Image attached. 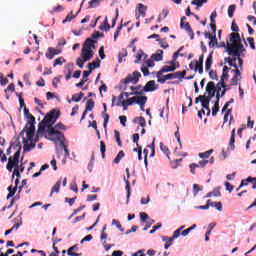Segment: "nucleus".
<instances>
[{
	"mask_svg": "<svg viewBox=\"0 0 256 256\" xmlns=\"http://www.w3.org/2000/svg\"><path fill=\"white\" fill-rule=\"evenodd\" d=\"M58 118L59 111L52 110L50 113H48L38 127L37 136L40 137V135L45 133L46 139L54 141V143L59 142L64 151V157H69V149H67V145H65V135L59 131H65V125L59 123L53 127Z\"/></svg>",
	"mask_w": 256,
	"mask_h": 256,
	"instance_id": "1",
	"label": "nucleus"
},
{
	"mask_svg": "<svg viewBox=\"0 0 256 256\" xmlns=\"http://www.w3.org/2000/svg\"><path fill=\"white\" fill-rule=\"evenodd\" d=\"M230 41V42H229ZM229 41H227V44L222 43L218 47H226L227 53L231 56L228 58H225V63H228L230 67H234V73L235 75L231 79L232 85H239V81H241V70L243 67V59H241V53L245 51V46L241 43V36L239 33L232 32L229 35ZM237 62L239 67L237 66Z\"/></svg>",
	"mask_w": 256,
	"mask_h": 256,
	"instance_id": "2",
	"label": "nucleus"
},
{
	"mask_svg": "<svg viewBox=\"0 0 256 256\" xmlns=\"http://www.w3.org/2000/svg\"><path fill=\"white\" fill-rule=\"evenodd\" d=\"M24 117H26L27 123L20 133V137H22L23 149L27 153L34 149L35 143H37L35 139V116H32L27 107H24Z\"/></svg>",
	"mask_w": 256,
	"mask_h": 256,
	"instance_id": "3",
	"label": "nucleus"
},
{
	"mask_svg": "<svg viewBox=\"0 0 256 256\" xmlns=\"http://www.w3.org/2000/svg\"><path fill=\"white\" fill-rule=\"evenodd\" d=\"M93 49H95V43L93 42V39H86L85 43L83 44L80 57L76 60V65H78L80 69H83L87 61H91V59H93Z\"/></svg>",
	"mask_w": 256,
	"mask_h": 256,
	"instance_id": "4",
	"label": "nucleus"
},
{
	"mask_svg": "<svg viewBox=\"0 0 256 256\" xmlns=\"http://www.w3.org/2000/svg\"><path fill=\"white\" fill-rule=\"evenodd\" d=\"M20 155H21V151L19 150L16 151L15 154L8 159V164H7L8 171L11 172L14 169L12 178L15 179V177H17L15 179L16 187L19 185V177H21V173L25 171V166H23V164L19 165Z\"/></svg>",
	"mask_w": 256,
	"mask_h": 256,
	"instance_id": "5",
	"label": "nucleus"
},
{
	"mask_svg": "<svg viewBox=\"0 0 256 256\" xmlns=\"http://www.w3.org/2000/svg\"><path fill=\"white\" fill-rule=\"evenodd\" d=\"M169 65H166L164 67H162V69L160 71H158L156 77H162L163 76V73H169L171 71H175V69H177V66L176 65V62L175 61H171L169 62Z\"/></svg>",
	"mask_w": 256,
	"mask_h": 256,
	"instance_id": "6",
	"label": "nucleus"
},
{
	"mask_svg": "<svg viewBox=\"0 0 256 256\" xmlns=\"http://www.w3.org/2000/svg\"><path fill=\"white\" fill-rule=\"evenodd\" d=\"M200 101L203 109L207 111V115H211V110L209 109V103L211 102V98L209 96H200Z\"/></svg>",
	"mask_w": 256,
	"mask_h": 256,
	"instance_id": "7",
	"label": "nucleus"
},
{
	"mask_svg": "<svg viewBox=\"0 0 256 256\" xmlns=\"http://www.w3.org/2000/svg\"><path fill=\"white\" fill-rule=\"evenodd\" d=\"M139 77H141V73L139 72H134L133 74L128 75V77L124 80L125 85L127 83H137L139 81Z\"/></svg>",
	"mask_w": 256,
	"mask_h": 256,
	"instance_id": "8",
	"label": "nucleus"
},
{
	"mask_svg": "<svg viewBox=\"0 0 256 256\" xmlns=\"http://www.w3.org/2000/svg\"><path fill=\"white\" fill-rule=\"evenodd\" d=\"M174 135L179 145V147H176V149L174 150V153H176L177 155H182L183 157H187V153L181 154V152L179 151V149H183V145L181 144V134L179 133V130H177Z\"/></svg>",
	"mask_w": 256,
	"mask_h": 256,
	"instance_id": "9",
	"label": "nucleus"
},
{
	"mask_svg": "<svg viewBox=\"0 0 256 256\" xmlns=\"http://www.w3.org/2000/svg\"><path fill=\"white\" fill-rule=\"evenodd\" d=\"M60 53L61 49L50 47L46 52V58L51 60L53 57H55V55H60Z\"/></svg>",
	"mask_w": 256,
	"mask_h": 256,
	"instance_id": "10",
	"label": "nucleus"
},
{
	"mask_svg": "<svg viewBox=\"0 0 256 256\" xmlns=\"http://www.w3.org/2000/svg\"><path fill=\"white\" fill-rule=\"evenodd\" d=\"M146 93L157 91V84L155 83V80H150L146 83L143 89Z\"/></svg>",
	"mask_w": 256,
	"mask_h": 256,
	"instance_id": "11",
	"label": "nucleus"
},
{
	"mask_svg": "<svg viewBox=\"0 0 256 256\" xmlns=\"http://www.w3.org/2000/svg\"><path fill=\"white\" fill-rule=\"evenodd\" d=\"M137 11L139 13L137 19H139L140 17H145V15H147V6L143 5L142 3H139L137 5Z\"/></svg>",
	"mask_w": 256,
	"mask_h": 256,
	"instance_id": "12",
	"label": "nucleus"
},
{
	"mask_svg": "<svg viewBox=\"0 0 256 256\" xmlns=\"http://www.w3.org/2000/svg\"><path fill=\"white\" fill-rule=\"evenodd\" d=\"M138 100H139V95L134 96L127 100H122V105L123 107H128L129 105H135V103H137Z\"/></svg>",
	"mask_w": 256,
	"mask_h": 256,
	"instance_id": "13",
	"label": "nucleus"
},
{
	"mask_svg": "<svg viewBox=\"0 0 256 256\" xmlns=\"http://www.w3.org/2000/svg\"><path fill=\"white\" fill-rule=\"evenodd\" d=\"M206 91L210 97H215V82H208L206 86Z\"/></svg>",
	"mask_w": 256,
	"mask_h": 256,
	"instance_id": "14",
	"label": "nucleus"
},
{
	"mask_svg": "<svg viewBox=\"0 0 256 256\" xmlns=\"http://www.w3.org/2000/svg\"><path fill=\"white\" fill-rule=\"evenodd\" d=\"M145 103H147V96L139 95L136 104L140 105L141 111H145Z\"/></svg>",
	"mask_w": 256,
	"mask_h": 256,
	"instance_id": "15",
	"label": "nucleus"
},
{
	"mask_svg": "<svg viewBox=\"0 0 256 256\" xmlns=\"http://www.w3.org/2000/svg\"><path fill=\"white\" fill-rule=\"evenodd\" d=\"M157 79H158V83H165L166 81L175 79V74L171 73V74H167L165 76H159V77H157Z\"/></svg>",
	"mask_w": 256,
	"mask_h": 256,
	"instance_id": "16",
	"label": "nucleus"
},
{
	"mask_svg": "<svg viewBox=\"0 0 256 256\" xmlns=\"http://www.w3.org/2000/svg\"><path fill=\"white\" fill-rule=\"evenodd\" d=\"M223 83H225V81H222L219 82L217 85H216V91H217V94H216V98L217 100L219 101V99H221V95L223 93Z\"/></svg>",
	"mask_w": 256,
	"mask_h": 256,
	"instance_id": "17",
	"label": "nucleus"
},
{
	"mask_svg": "<svg viewBox=\"0 0 256 256\" xmlns=\"http://www.w3.org/2000/svg\"><path fill=\"white\" fill-rule=\"evenodd\" d=\"M154 61H163V50H157L155 54L151 56Z\"/></svg>",
	"mask_w": 256,
	"mask_h": 256,
	"instance_id": "18",
	"label": "nucleus"
},
{
	"mask_svg": "<svg viewBox=\"0 0 256 256\" xmlns=\"http://www.w3.org/2000/svg\"><path fill=\"white\" fill-rule=\"evenodd\" d=\"M214 152L213 149H210L206 152H201L198 154V157H200V159H209V157H211L212 153Z\"/></svg>",
	"mask_w": 256,
	"mask_h": 256,
	"instance_id": "19",
	"label": "nucleus"
},
{
	"mask_svg": "<svg viewBox=\"0 0 256 256\" xmlns=\"http://www.w3.org/2000/svg\"><path fill=\"white\" fill-rule=\"evenodd\" d=\"M67 60H65L64 57H58L54 60V64L53 67H61V65H63L64 63H66Z\"/></svg>",
	"mask_w": 256,
	"mask_h": 256,
	"instance_id": "20",
	"label": "nucleus"
},
{
	"mask_svg": "<svg viewBox=\"0 0 256 256\" xmlns=\"http://www.w3.org/2000/svg\"><path fill=\"white\" fill-rule=\"evenodd\" d=\"M100 31H109L111 29V26H109V20L105 18L103 24L99 26Z\"/></svg>",
	"mask_w": 256,
	"mask_h": 256,
	"instance_id": "21",
	"label": "nucleus"
},
{
	"mask_svg": "<svg viewBox=\"0 0 256 256\" xmlns=\"http://www.w3.org/2000/svg\"><path fill=\"white\" fill-rule=\"evenodd\" d=\"M88 69H89V71L83 72L82 80H84V81H85V79H87V77H89V75H91V73L93 72V69H95V67H93V64H88Z\"/></svg>",
	"mask_w": 256,
	"mask_h": 256,
	"instance_id": "22",
	"label": "nucleus"
},
{
	"mask_svg": "<svg viewBox=\"0 0 256 256\" xmlns=\"http://www.w3.org/2000/svg\"><path fill=\"white\" fill-rule=\"evenodd\" d=\"M227 79H229V67L224 66L221 81H227Z\"/></svg>",
	"mask_w": 256,
	"mask_h": 256,
	"instance_id": "23",
	"label": "nucleus"
},
{
	"mask_svg": "<svg viewBox=\"0 0 256 256\" xmlns=\"http://www.w3.org/2000/svg\"><path fill=\"white\" fill-rule=\"evenodd\" d=\"M143 59H147V55H145L144 52L140 50V51L136 54L135 63H140L141 60H143Z\"/></svg>",
	"mask_w": 256,
	"mask_h": 256,
	"instance_id": "24",
	"label": "nucleus"
},
{
	"mask_svg": "<svg viewBox=\"0 0 256 256\" xmlns=\"http://www.w3.org/2000/svg\"><path fill=\"white\" fill-rule=\"evenodd\" d=\"M213 63V55L210 54L206 60V63H205V69L206 71H209V69H211V65Z\"/></svg>",
	"mask_w": 256,
	"mask_h": 256,
	"instance_id": "25",
	"label": "nucleus"
},
{
	"mask_svg": "<svg viewBox=\"0 0 256 256\" xmlns=\"http://www.w3.org/2000/svg\"><path fill=\"white\" fill-rule=\"evenodd\" d=\"M210 207H214L217 211H223V204L221 202H210Z\"/></svg>",
	"mask_w": 256,
	"mask_h": 256,
	"instance_id": "26",
	"label": "nucleus"
},
{
	"mask_svg": "<svg viewBox=\"0 0 256 256\" xmlns=\"http://www.w3.org/2000/svg\"><path fill=\"white\" fill-rule=\"evenodd\" d=\"M124 182L126 184L127 199H129V197H131V184H130L129 180H127V178H125V177H124Z\"/></svg>",
	"mask_w": 256,
	"mask_h": 256,
	"instance_id": "27",
	"label": "nucleus"
},
{
	"mask_svg": "<svg viewBox=\"0 0 256 256\" xmlns=\"http://www.w3.org/2000/svg\"><path fill=\"white\" fill-rule=\"evenodd\" d=\"M123 157H125V152H123V150H121L117 154L116 158L114 159V163H116V165L119 164L121 162V159H123Z\"/></svg>",
	"mask_w": 256,
	"mask_h": 256,
	"instance_id": "28",
	"label": "nucleus"
},
{
	"mask_svg": "<svg viewBox=\"0 0 256 256\" xmlns=\"http://www.w3.org/2000/svg\"><path fill=\"white\" fill-rule=\"evenodd\" d=\"M81 99H83V92H80L78 94H74L72 96V101H74V103H79V101H81Z\"/></svg>",
	"mask_w": 256,
	"mask_h": 256,
	"instance_id": "29",
	"label": "nucleus"
},
{
	"mask_svg": "<svg viewBox=\"0 0 256 256\" xmlns=\"http://www.w3.org/2000/svg\"><path fill=\"white\" fill-rule=\"evenodd\" d=\"M194 229H197V224H194L191 227H189L188 229L183 230L182 231V236L187 237V235H189L190 231H193Z\"/></svg>",
	"mask_w": 256,
	"mask_h": 256,
	"instance_id": "30",
	"label": "nucleus"
},
{
	"mask_svg": "<svg viewBox=\"0 0 256 256\" xmlns=\"http://www.w3.org/2000/svg\"><path fill=\"white\" fill-rule=\"evenodd\" d=\"M185 75H187V71H185V70L180 71V72H175L174 79H183V77H185Z\"/></svg>",
	"mask_w": 256,
	"mask_h": 256,
	"instance_id": "31",
	"label": "nucleus"
},
{
	"mask_svg": "<svg viewBox=\"0 0 256 256\" xmlns=\"http://www.w3.org/2000/svg\"><path fill=\"white\" fill-rule=\"evenodd\" d=\"M163 241L166 242V244L164 245V249H169V247L173 245V238L165 237L163 238Z\"/></svg>",
	"mask_w": 256,
	"mask_h": 256,
	"instance_id": "32",
	"label": "nucleus"
},
{
	"mask_svg": "<svg viewBox=\"0 0 256 256\" xmlns=\"http://www.w3.org/2000/svg\"><path fill=\"white\" fill-rule=\"evenodd\" d=\"M189 67L192 71H199V62L198 61H192L189 64Z\"/></svg>",
	"mask_w": 256,
	"mask_h": 256,
	"instance_id": "33",
	"label": "nucleus"
},
{
	"mask_svg": "<svg viewBox=\"0 0 256 256\" xmlns=\"http://www.w3.org/2000/svg\"><path fill=\"white\" fill-rule=\"evenodd\" d=\"M59 189H61V181H58V182L53 186L50 195H53L54 193H59Z\"/></svg>",
	"mask_w": 256,
	"mask_h": 256,
	"instance_id": "34",
	"label": "nucleus"
},
{
	"mask_svg": "<svg viewBox=\"0 0 256 256\" xmlns=\"http://www.w3.org/2000/svg\"><path fill=\"white\" fill-rule=\"evenodd\" d=\"M77 16V14H73V12H71L70 14L67 15L66 19L63 20L62 23H69L71 21H73V19H75Z\"/></svg>",
	"mask_w": 256,
	"mask_h": 256,
	"instance_id": "35",
	"label": "nucleus"
},
{
	"mask_svg": "<svg viewBox=\"0 0 256 256\" xmlns=\"http://www.w3.org/2000/svg\"><path fill=\"white\" fill-rule=\"evenodd\" d=\"M160 149L169 159V148L163 144V142H160Z\"/></svg>",
	"mask_w": 256,
	"mask_h": 256,
	"instance_id": "36",
	"label": "nucleus"
},
{
	"mask_svg": "<svg viewBox=\"0 0 256 256\" xmlns=\"http://www.w3.org/2000/svg\"><path fill=\"white\" fill-rule=\"evenodd\" d=\"M219 112V100H217L212 108V115L215 117L217 113Z\"/></svg>",
	"mask_w": 256,
	"mask_h": 256,
	"instance_id": "37",
	"label": "nucleus"
},
{
	"mask_svg": "<svg viewBox=\"0 0 256 256\" xmlns=\"http://www.w3.org/2000/svg\"><path fill=\"white\" fill-rule=\"evenodd\" d=\"M93 107H95V102L88 100L86 103V111H93Z\"/></svg>",
	"mask_w": 256,
	"mask_h": 256,
	"instance_id": "38",
	"label": "nucleus"
},
{
	"mask_svg": "<svg viewBox=\"0 0 256 256\" xmlns=\"http://www.w3.org/2000/svg\"><path fill=\"white\" fill-rule=\"evenodd\" d=\"M125 57H127V50H122L118 56L119 63H123V58Z\"/></svg>",
	"mask_w": 256,
	"mask_h": 256,
	"instance_id": "39",
	"label": "nucleus"
},
{
	"mask_svg": "<svg viewBox=\"0 0 256 256\" xmlns=\"http://www.w3.org/2000/svg\"><path fill=\"white\" fill-rule=\"evenodd\" d=\"M61 77L62 76H58V77H55L52 81V85L55 89H57L59 83H61Z\"/></svg>",
	"mask_w": 256,
	"mask_h": 256,
	"instance_id": "40",
	"label": "nucleus"
},
{
	"mask_svg": "<svg viewBox=\"0 0 256 256\" xmlns=\"http://www.w3.org/2000/svg\"><path fill=\"white\" fill-rule=\"evenodd\" d=\"M203 3H207V0H193L192 5H196L197 7H202Z\"/></svg>",
	"mask_w": 256,
	"mask_h": 256,
	"instance_id": "41",
	"label": "nucleus"
},
{
	"mask_svg": "<svg viewBox=\"0 0 256 256\" xmlns=\"http://www.w3.org/2000/svg\"><path fill=\"white\" fill-rule=\"evenodd\" d=\"M198 73H203V55L200 56L199 61H198Z\"/></svg>",
	"mask_w": 256,
	"mask_h": 256,
	"instance_id": "42",
	"label": "nucleus"
},
{
	"mask_svg": "<svg viewBox=\"0 0 256 256\" xmlns=\"http://www.w3.org/2000/svg\"><path fill=\"white\" fill-rule=\"evenodd\" d=\"M102 117L104 119V129H107V123H109V114L103 112Z\"/></svg>",
	"mask_w": 256,
	"mask_h": 256,
	"instance_id": "43",
	"label": "nucleus"
},
{
	"mask_svg": "<svg viewBox=\"0 0 256 256\" xmlns=\"http://www.w3.org/2000/svg\"><path fill=\"white\" fill-rule=\"evenodd\" d=\"M100 151L102 154L103 159L105 158V151H107L106 146H105V142L101 141L100 142Z\"/></svg>",
	"mask_w": 256,
	"mask_h": 256,
	"instance_id": "44",
	"label": "nucleus"
},
{
	"mask_svg": "<svg viewBox=\"0 0 256 256\" xmlns=\"http://www.w3.org/2000/svg\"><path fill=\"white\" fill-rule=\"evenodd\" d=\"M0 161L1 163H7V156L2 149H0Z\"/></svg>",
	"mask_w": 256,
	"mask_h": 256,
	"instance_id": "45",
	"label": "nucleus"
},
{
	"mask_svg": "<svg viewBox=\"0 0 256 256\" xmlns=\"http://www.w3.org/2000/svg\"><path fill=\"white\" fill-rule=\"evenodd\" d=\"M235 9H236V6L235 5H230L229 8H228V17H233V13H235Z\"/></svg>",
	"mask_w": 256,
	"mask_h": 256,
	"instance_id": "46",
	"label": "nucleus"
},
{
	"mask_svg": "<svg viewBox=\"0 0 256 256\" xmlns=\"http://www.w3.org/2000/svg\"><path fill=\"white\" fill-rule=\"evenodd\" d=\"M154 61H155L154 59H148V60H146L144 66L148 67V68L149 67H155V62Z\"/></svg>",
	"mask_w": 256,
	"mask_h": 256,
	"instance_id": "47",
	"label": "nucleus"
},
{
	"mask_svg": "<svg viewBox=\"0 0 256 256\" xmlns=\"http://www.w3.org/2000/svg\"><path fill=\"white\" fill-rule=\"evenodd\" d=\"M180 27L181 29H184L185 31H190L191 30V25H189V23H184V22H180Z\"/></svg>",
	"mask_w": 256,
	"mask_h": 256,
	"instance_id": "48",
	"label": "nucleus"
},
{
	"mask_svg": "<svg viewBox=\"0 0 256 256\" xmlns=\"http://www.w3.org/2000/svg\"><path fill=\"white\" fill-rule=\"evenodd\" d=\"M246 181L248 182V183H252V189H256V178H253V177H248L247 179H246Z\"/></svg>",
	"mask_w": 256,
	"mask_h": 256,
	"instance_id": "49",
	"label": "nucleus"
},
{
	"mask_svg": "<svg viewBox=\"0 0 256 256\" xmlns=\"http://www.w3.org/2000/svg\"><path fill=\"white\" fill-rule=\"evenodd\" d=\"M168 15H169V11L168 10H163L162 13L158 17V21H161V18L165 19Z\"/></svg>",
	"mask_w": 256,
	"mask_h": 256,
	"instance_id": "50",
	"label": "nucleus"
},
{
	"mask_svg": "<svg viewBox=\"0 0 256 256\" xmlns=\"http://www.w3.org/2000/svg\"><path fill=\"white\" fill-rule=\"evenodd\" d=\"M67 67L69 68V70L66 74V81H69V79H71V69H73V64H68Z\"/></svg>",
	"mask_w": 256,
	"mask_h": 256,
	"instance_id": "51",
	"label": "nucleus"
},
{
	"mask_svg": "<svg viewBox=\"0 0 256 256\" xmlns=\"http://www.w3.org/2000/svg\"><path fill=\"white\" fill-rule=\"evenodd\" d=\"M121 29H123V25L118 26L117 30L114 33V41H117V37L121 33Z\"/></svg>",
	"mask_w": 256,
	"mask_h": 256,
	"instance_id": "52",
	"label": "nucleus"
},
{
	"mask_svg": "<svg viewBox=\"0 0 256 256\" xmlns=\"http://www.w3.org/2000/svg\"><path fill=\"white\" fill-rule=\"evenodd\" d=\"M114 135L118 145L121 146V137H120L119 131L115 130Z\"/></svg>",
	"mask_w": 256,
	"mask_h": 256,
	"instance_id": "53",
	"label": "nucleus"
},
{
	"mask_svg": "<svg viewBox=\"0 0 256 256\" xmlns=\"http://www.w3.org/2000/svg\"><path fill=\"white\" fill-rule=\"evenodd\" d=\"M141 71H142V73H143V75H144L145 77H147V76L149 75V68H148L147 66L143 65V66L141 67Z\"/></svg>",
	"mask_w": 256,
	"mask_h": 256,
	"instance_id": "54",
	"label": "nucleus"
},
{
	"mask_svg": "<svg viewBox=\"0 0 256 256\" xmlns=\"http://www.w3.org/2000/svg\"><path fill=\"white\" fill-rule=\"evenodd\" d=\"M70 189H71V191H74V193L79 192V188H77V183H75V182L70 184Z\"/></svg>",
	"mask_w": 256,
	"mask_h": 256,
	"instance_id": "55",
	"label": "nucleus"
},
{
	"mask_svg": "<svg viewBox=\"0 0 256 256\" xmlns=\"http://www.w3.org/2000/svg\"><path fill=\"white\" fill-rule=\"evenodd\" d=\"M146 223H147L146 227L143 228V231H147V229H149L151 227V225H153V223H155V221L153 219H149Z\"/></svg>",
	"mask_w": 256,
	"mask_h": 256,
	"instance_id": "56",
	"label": "nucleus"
},
{
	"mask_svg": "<svg viewBox=\"0 0 256 256\" xmlns=\"http://www.w3.org/2000/svg\"><path fill=\"white\" fill-rule=\"evenodd\" d=\"M199 168L198 164H190V172L192 173V175H195V169Z\"/></svg>",
	"mask_w": 256,
	"mask_h": 256,
	"instance_id": "57",
	"label": "nucleus"
},
{
	"mask_svg": "<svg viewBox=\"0 0 256 256\" xmlns=\"http://www.w3.org/2000/svg\"><path fill=\"white\" fill-rule=\"evenodd\" d=\"M210 203H211V200H208L206 205H204V206H196V209L207 210L210 207Z\"/></svg>",
	"mask_w": 256,
	"mask_h": 256,
	"instance_id": "58",
	"label": "nucleus"
},
{
	"mask_svg": "<svg viewBox=\"0 0 256 256\" xmlns=\"http://www.w3.org/2000/svg\"><path fill=\"white\" fill-rule=\"evenodd\" d=\"M99 56L101 59H105V47L101 46L99 49Z\"/></svg>",
	"mask_w": 256,
	"mask_h": 256,
	"instance_id": "59",
	"label": "nucleus"
},
{
	"mask_svg": "<svg viewBox=\"0 0 256 256\" xmlns=\"http://www.w3.org/2000/svg\"><path fill=\"white\" fill-rule=\"evenodd\" d=\"M119 119H120V123H121V125L123 126V127H126V123H127V116H120L119 117Z\"/></svg>",
	"mask_w": 256,
	"mask_h": 256,
	"instance_id": "60",
	"label": "nucleus"
},
{
	"mask_svg": "<svg viewBox=\"0 0 256 256\" xmlns=\"http://www.w3.org/2000/svg\"><path fill=\"white\" fill-rule=\"evenodd\" d=\"M247 41H248V43H249L251 49L255 50V40H254L253 38L249 37V38L247 39Z\"/></svg>",
	"mask_w": 256,
	"mask_h": 256,
	"instance_id": "61",
	"label": "nucleus"
},
{
	"mask_svg": "<svg viewBox=\"0 0 256 256\" xmlns=\"http://www.w3.org/2000/svg\"><path fill=\"white\" fill-rule=\"evenodd\" d=\"M226 191H229L231 193L234 189V187L229 182H225Z\"/></svg>",
	"mask_w": 256,
	"mask_h": 256,
	"instance_id": "62",
	"label": "nucleus"
},
{
	"mask_svg": "<svg viewBox=\"0 0 256 256\" xmlns=\"http://www.w3.org/2000/svg\"><path fill=\"white\" fill-rule=\"evenodd\" d=\"M216 45H217V37H215L214 39L210 40V42H209V47L210 48L216 47Z\"/></svg>",
	"mask_w": 256,
	"mask_h": 256,
	"instance_id": "63",
	"label": "nucleus"
},
{
	"mask_svg": "<svg viewBox=\"0 0 256 256\" xmlns=\"http://www.w3.org/2000/svg\"><path fill=\"white\" fill-rule=\"evenodd\" d=\"M147 219H149V216L147 215V213H144V212H142V213H140V220L141 221H147Z\"/></svg>",
	"mask_w": 256,
	"mask_h": 256,
	"instance_id": "64",
	"label": "nucleus"
}]
</instances>
